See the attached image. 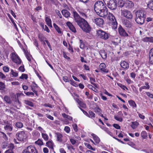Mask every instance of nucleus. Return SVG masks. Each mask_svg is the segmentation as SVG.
Returning <instances> with one entry per match:
<instances>
[{
	"mask_svg": "<svg viewBox=\"0 0 153 153\" xmlns=\"http://www.w3.org/2000/svg\"><path fill=\"white\" fill-rule=\"evenodd\" d=\"M67 147L68 150L70 151H71L72 150H74L75 149L74 148L73 146H72L71 145L68 144L67 146Z\"/></svg>",
	"mask_w": 153,
	"mask_h": 153,
	"instance_id": "8fccbe9b",
	"label": "nucleus"
},
{
	"mask_svg": "<svg viewBox=\"0 0 153 153\" xmlns=\"http://www.w3.org/2000/svg\"><path fill=\"white\" fill-rule=\"evenodd\" d=\"M11 74L13 75V76L16 77L18 75V73L14 71L13 70H12L11 72Z\"/></svg>",
	"mask_w": 153,
	"mask_h": 153,
	"instance_id": "864d4df0",
	"label": "nucleus"
},
{
	"mask_svg": "<svg viewBox=\"0 0 153 153\" xmlns=\"http://www.w3.org/2000/svg\"><path fill=\"white\" fill-rule=\"evenodd\" d=\"M88 87L89 89H92V90L95 92H96L97 91V89L91 85H88Z\"/></svg>",
	"mask_w": 153,
	"mask_h": 153,
	"instance_id": "c03bdc74",
	"label": "nucleus"
},
{
	"mask_svg": "<svg viewBox=\"0 0 153 153\" xmlns=\"http://www.w3.org/2000/svg\"><path fill=\"white\" fill-rule=\"evenodd\" d=\"M94 9L97 15L101 17H105L108 14L106 5L102 1L96 2L94 5Z\"/></svg>",
	"mask_w": 153,
	"mask_h": 153,
	"instance_id": "f03ea898",
	"label": "nucleus"
},
{
	"mask_svg": "<svg viewBox=\"0 0 153 153\" xmlns=\"http://www.w3.org/2000/svg\"><path fill=\"white\" fill-rule=\"evenodd\" d=\"M53 26L58 33L61 34L62 33V32L61 31L60 28L55 23L53 24Z\"/></svg>",
	"mask_w": 153,
	"mask_h": 153,
	"instance_id": "c85d7f7f",
	"label": "nucleus"
},
{
	"mask_svg": "<svg viewBox=\"0 0 153 153\" xmlns=\"http://www.w3.org/2000/svg\"><path fill=\"white\" fill-rule=\"evenodd\" d=\"M16 137L19 141H24L27 137V136L24 131H20L17 132L16 135Z\"/></svg>",
	"mask_w": 153,
	"mask_h": 153,
	"instance_id": "1a4fd4ad",
	"label": "nucleus"
},
{
	"mask_svg": "<svg viewBox=\"0 0 153 153\" xmlns=\"http://www.w3.org/2000/svg\"><path fill=\"white\" fill-rule=\"evenodd\" d=\"M61 12L62 15L65 17L68 18L70 14L67 10L63 9L62 11Z\"/></svg>",
	"mask_w": 153,
	"mask_h": 153,
	"instance_id": "5701e85b",
	"label": "nucleus"
},
{
	"mask_svg": "<svg viewBox=\"0 0 153 153\" xmlns=\"http://www.w3.org/2000/svg\"><path fill=\"white\" fill-rule=\"evenodd\" d=\"M97 36L104 40H107L109 38V35L106 32L101 30H97Z\"/></svg>",
	"mask_w": 153,
	"mask_h": 153,
	"instance_id": "39448f33",
	"label": "nucleus"
},
{
	"mask_svg": "<svg viewBox=\"0 0 153 153\" xmlns=\"http://www.w3.org/2000/svg\"><path fill=\"white\" fill-rule=\"evenodd\" d=\"M100 53L101 57L103 59H105L107 57L106 53L103 50H101L100 52Z\"/></svg>",
	"mask_w": 153,
	"mask_h": 153,
	"instance_id": "b1692460",
	"label": "nucleus"
},
{
	"mask_svg": "<svg viewBox=\"0 0 153 153\" xmlns=\"http://www.w3.org/2000/svg\"><path fill=\"white\" fill-rule=\"evenodd\" d=\"M16 125L17 127L19 128H21L23 126V123L20 122H18L16 123Z\"/></svg>",
	"mask_w": 153,
	"mask_h": 153,
	"instance_id": "a19ab883",
	"label": "nucleus"
},
{
	"mask_svg": "<svg viewBox=\"0 0 153 153\" xmlns=\"http://www.w3.org/2000/svg\"><path fill=\"white\" fill-rule=\"evenodd\" d=\"M118 30L120 36L124 37L128 36V34L121 26L118 27Z\"/></svg>",
	"mask_w": 153,
	"mask_h": 153,
	"instance_id": "f8f14e48",
	"label": "nucleus"
},
{
	"mask_svg": "<svg viewBox=\"0 0 153 153\" xmlns=\"http://www.w3.org/2000/svg\"><path fill=\"white\" fill-rule=\"evenodd\" d=\"M28 78V76L27 74H22V76L20 77V78L21 79H27Z\"/></svg>",
	"mask_w": 153,
	"mask_h": 153,
	"instance_id": "de8ad7c7",
	"label": "nucleus"
},
{
	"mask_svg": "<svg viewBox=\"0 0 153 153\" xmlns=\"http://www.w3.org/2000/svg\"><path fill=\"white\" fill-rule=\"evenodd\" d=\"M105 68V63H101L100 64L99 66V68L100 71L102 72L105 73H108V71Z\"/></svg>",
	"mask_w": 153,
	"mask_h": 153,
	"instance_id": "f3484780",
	"label": "nucleus"
},
{
	"mask_svg": "<svg viewBox=\"0 0 153 153\" xmlns=\"http://www.w3.org/2000/svg\"><path fill=\"white\" fill-rule=\"evenodd\" d=\"M146 12L143 10H137L135 12V21L138 24L142 25L144 22Z\"/></svg>",
	"mask_w": 153,
	"mask_h": 153,
	"instance_id": "7ed1b4c3",
	"label": "nucleus"
},
{
	"mask_svg": "<svg viewBox=\"0 0 153 153\" xmlns=\"http://www.w3.org/2000/svg\"><path fill=\"white\" fill-rule=\"evenodd\" d=\"M134 5V4L131 1L127 0L125 2L124 6L126 8L130 9L133 7Z\"/></svg>",
	"mask_w": 153,
	"mask_h": 153,
	"instance_id": "ddd939ff",
	"label": "nucleus"
},
{
	"mask_svg": "<svg viewBox=\"0 0 153 153\" xmlns=\"http://www.w3.org/2000/svg\"><path fill=\"white\" fill-rule=\"evenodd\" d=\"M79 42L80 44L79 46L80 48L82 49H84L85 48V45L84 44L82 40L81 39H80Z\"/></svg>",
	"mask_w": 153,
	"mask_h": 153,
	"instance_id": "79ce46f5",
	"label": "nucleus"
},
{
	"mask_svg": "<svg viewBox=\"0 0 153 153\" xmlns=\"http://www.w3.org/2000/svg\"><path fill=\"white\" fill-rule=\"evenodd\" d=\"M138 124V123L137 122H132L131 126L133 129H135L137 127Z\"/></svg>",
	"mask_w": 153,
	"mask_h": 153,
	"instance_id": "4c0bfd02",
	"label": "nucleus"
},
{
	"mask_svg": "<svg viewBox=\"0 0 153 153\" xmlns=\"http://www.w3.org/2000/svg\"><path fill=\"white\" fill-rule=\"evenodd\" d=\"M24 93L27 96H29L30 95H32V96H34V93L33 92H24Z\"/></svg>",
	"mask_w": 153,
	"mask_h": 153,
	"instance_id": "bf43d9fd",
	"label": "nucleus"
},
{
	"mask_svg": "<svg viewBox=\"0 0 153 153\" xmlns=\"http://www.w3.org/2000/svg\"><path fill=\"white\" fill-rule=\"evenodd\" d=\"M146 94L150 98H153V94L149 92H146Z\"/></svg>",
	"mask_w": 153,
	"mask_h": 153,
	"instance_id": "5fc2aeb1",
	"label": "nucleus"
},
{
	"mask_svg": "<svg viewBox=\"0 0 153 153\" xmlns=\"http://www.w3.org/2000/svg\"><path fill=\"white\" fill-rule=\"evenodd\" d=\"M145 85L146 86H142V88L143 89H149L150 88V86L149 85L148 83H146Z\"/></svg>",
	"mask_w": 153,
	"mask_h": 153,
	"instance_id": "3c124183",
	"label": "nucleus"
},
{
	"mask_svg": "<svg viewBox=\"0 0 153 153\" xmlns=\"http://www.w3.org/2000/svg\"><path fill=\"white\" fill-rule=\"evenodd\" d=\"M45 22L50 27H52L51 24V20L49 17H46L45 18Z\"/></svg>",
	"mask_w": 153,
	"mask_h": 153,
	"instance_id": "393cba45",
	"label": "nucleus"
},
{
	"mask_svg": "<svg viewBox=\"0 0 153 153\" xmlns=\"http://www.w3.org/2000/svg\"><path fill=\"white\" fill-rule=\"evenodd\" d=\"M149 58L150 63L153 64V48L151 49L149 51Z\"/></svg>",
	"mask_w": 153,
	"mask_h": 153,
	"instance_id": "a211bd4d",
	"label": "nucleus"
},
{
	"mask_svg": "<svg viewBox=\"0 0 153 153\" xmlns=\"http://www.w3.org/2000/svg\"><path fill=\"white\" fill-rule=\"evenodd\" d=\"M15 104L20 106V102L19 99L18 98H16L15 99Z\"/></svg>",
	"mask_w": 153,
	"mask_h": 153,
	"instance_id": "0e129e2a",
	"label": "nucleus"
},
{
	"mask_svg": "<svg viewBox=\"0 0 153 153\" xmlns=\"http://www.w3.org/2000/svg\"><path fill=\"white\" fill-rule=\"evenodd\" d=\"M35 143L39 146H42L43 144V141L40 139H38L37 141H35Z\"/></svg>",
	"mask_w": 153,
	"mask_h": 153,
	"instance_id": "e433bc0d",
	"label": "nucleus"
},
{
	"mask_svg": "<svg viewBox=\"0 0 153 153\" xmlns=\"http://www.w3.org/2000/svg\"><path fill=\"white\" fill-rule=\"evenodd\" d=\"M64 130L67 133H68L70 131V128L69 127L66 126L65 127Z\"/></svg>",
	"mask_w": 153,
	"mask_h": 153,
	"instance_id": "e2e57ef3",
	"label": "nucleus"
},
{
	"mask_svg": "<svg viewBox=\"0 0 153 153\" xmlns=\"http://www.w3.org/2000/svg\"><path fill=\"white\" fill-rule=\"evenodd\" d=\"M78 103L79 106L83 108H85L86 107V105L83 102L79 101Z\"/></svg>",
	"mask_w": 153,
	"mask_h": 153,
	"instance_id": "37998d69",
	"label": "nucleus"
},
{
	"mask_svg": "<svg viewBox=\"0 0 153 153\" xmlns=\"http://www.w3.org/2000/svg\"><path fill=\"white\" fill-rule=\"evenodd\" d=\"M55 137H56L57 141L59 143H61L62 141V135L59 133H55Z\"/></svg>",
	"mask_w": 153,
	"mask_h": 153,
	"instance_id": "4468645a",
	"label": "nucleus"
},
{
	"mask_svg": "<svg viewBox=\"0 0 153 153\" xmlns=\"http://www.w3.org/2000/svg\"><path fill=\"white\" fill-rule=\"evenodd\" d=\"M85 146L89 149H91L93 151H95V149L94 148L92 147V146L89 143H85Z\"/></svg>",
	"mask_w": 153,
	"mask_h": 153,
	"instance_id": "58836bf2",
	"label": "nucleus"
},
{
	"mask_svg": "<svg viewBox=\"0 0 153 153\" xmlns=\"http://www.w3.org/2000/svg\"><path fill=\"white\" fill-rule=\"evenodd\" d=\"M127 144L129 146H131L132 147L134 148L135 146V144L131 142H129Z\"/></svg>",
	"mask_w": 153,
	"mask_h": 153,
	"instance_id": "052dcab7",
	"label": "nucleus"
},
{
	"mask_svg": "<svg viewBox=\"0 0 153 153\" xmlns=\"http://www.w3.org/2000/svg\"><path fill=\"white\" fill-rule=\"evenodd\" d=\"M120 65L124 69H128L129 67L128 63L124 61L120 62Z\"/></svg>",
	"mask_w": 153,
	"mask_h": 153,
	"instance_id": "dca6fc26",
	"label": "nucleus"
},
{
	"mask_svg": "<svg viewBox=\"0 0 153 153\" xmlns=\"http://www.w3.org/2000/svg\"><path fill=\"white\" fill-rule=\"evenodd\" d=\"M4 101L7 103L10 104L11 103V100L9 97L7 96H5L4 97Z\"/></svg>",
	"mask_w": 153,
	"mask_h": 153,
	"instance_id": "72a5a7b5",
	"label": "nucleus"
},
{
	"mask_svg": "<svg viewBox=\"0 0 153 153\" xmlns=\"http://www.w3.org/2000/svg\"><path fill=\"white\" fill-rule=\"evenodd\" d=\"M5 88V85L3 83L0 82V90H3Z\"/></svg>",
	"mask_w": 153,
	"mask_h": 153,
	"instance_id": "603ef678",
	"label": "nucleus"
},
{
	"mask_svg": "<svg viewBox=\"0 0 153 153\" xmlns=\"http://www.w3.org/2000/svg\"><path fill=\"white\" fill-rule=\"evenodd\" d=\"M115 2L116 3L117 5H118V6L123 7L124 6L125 2L123 0H115Z\"/></svg>",
	"mask_w": 153,
	"mask_h": 153,
	"instance_id": "4be33fe9",
	"label": "nucleus"
},
{
	"mask_svg": "<svg viewBox=\"0 0 153 153\" xmlns=\"http://www.w3.org/2000/svg\"><path fill=\"white\" fill-rule=\"evenodd\" d=\"M62 116L64 118H67L69 120H72L73 118L72 117L64 113L62 114Z\"/></svg>",
	"mask_w": 153,
	"mask_h": 153,
	"instance_id": "2f4dec72",
	"label": "nucleus"
},
{
	"mask_svg": "<svg viewBox=\"0 0 153 153\" xmlns=\"http://www.w3.org/2000/svg\"><path fill=\"white\" fill-rule=\"evenodd\" d=\"M1 136L5 140L8 139L6 135L3 132H1Z\"/></svg>",
	"mask_w": 153,
	"mask_h": 153,
	"instance_id": "49530a36",
	"label": "nucleus"
},
{
	"mask_svg": "<svg viewBox=\"0 0 153 153\" xmlns=\"http://www.w3.org/2000/svg\"><path fill=\"white\" fill-rule=\"evenodd\" d=\"M24 103L26 105L30 106L31 107H33L34 105L33 103L32 102L28 100H24Z\"/></svg>",
	"mask_w": 153,
	"mask_h": 153,
	"instance_id": "cd10ccee",
	"label": "nucleus"
},
{
	"mask_svg": "<svg viewBox=\"0 0 153 153\" xmlns=\"http://www.w3.org/2000/svg\"><path fill=\"white\" fill-rule=\"evenodd\" d=\"M89 115L88 116L89 117H95V114L92 111H89L88 112Z\"/></svg>",
	"mask_w": 153,
	"mask_h": 153,
	"instance_id": "ea45409f",
	"label": "nucleus"
},
{
	"mask_svg": "<svg viewBox=\"0 0 153 153\" xmlns=\"http://www.w3.org/2000/svg\"><path fill=\"white\" fill-rule=\"evenodd\" d=\"M31 86L35 88L39 87L34 82H32Z\"/></svg>",
	"mask_w": 153,
	"mask_h": 153,
	"instance_id": "774afa93",
	"label": "nucleus"
},
{
	"mask_svg": "<svg viewBox=\"0 0 153 153\" xmlns=\"http://www.w3.org/2000/svg\"><path fill=\"white\" fill-rule=\"evenodd\" d=\"M67 25L68 27L74 33H76V30L75 28L73 25L70 22H67Z\"/></svg>",
	"mask_w": 153,
	"mask_h": 153,
	"instance_id": "aec40b11",
	"label": "nucleus"
},
{
	"mask_svg": "<svg viewBox=\"0 0 153 153\" xmlns=\"http://www.w3.org/2000/svg\"><path fill=\"white\" fill-rule=\"evenodd\" d=\"M123 23L124 26L128 28H130L132 26V24L131 22L126 19H124L123 21Z\"/></svg>",
	"mask_w": 153,
	"mask_h": 153,
	"instance_id": "2eb2a0df",
	"label": "nucleus"
},
{
	"mask_svg": "<svg viewBox=\"0 0 153 153\" xmlns=\"http://www.w3.org/2000/svg\"><path fill=\"white\" fill-rule=\"evenodd\" d=\"M143 40L145 42H153V37H146L144 38L143 39Z\"/></svg>",
	"mask_w": 153,
	"mask_h": 153,
	"instance_id": "bb28decb",
	"label": "nucleus"
},
{
	"mask_svg": "<svg viewBox=\"0 0 153 153\" xmlns=\"http://www.w3.org/2000/svg\"><path fill=\"white\" fill-rule=\"evenodd\" d=\"M93 22L100 27H102L104 24L103 19L100 18H96L93 21Z\"/></svg>",
	"mask_w": 153,
	"mask_h": 153,
	"instance_id": "9b49d317",
	"label": "nucleus"
},
{
	"mask_svg": "<svg viewBox=\"0 0 153 153\" xmlns=\"http://www.w3.org/2000/svg\"><path fill=\"white\" fill-rule=\"evenodd\" d=\"M91 135L93 137L94 140L95 142L97 143H99L100 141V139L99 137L94 134H92Z\"/></svg>",
	"mask_w": 153,
	"mask_h": 153,
	"instance_id": "a878e982",
	"label": "nucleus"
},
{
	"mask_svg": "<svg viewBox=\"0 0 153 153\" xmlns=\"http://www.w3.org/2000/svg\"><path fill=\"white\" fill-rule=\"evenodd\" d=\"M22 153H38L34 146L31 145L27 147L22 151Z\"/></svg>",
	"mask_w": 153,
	"mask_h": 153,
	"instance_id": "423d86ee",
	"label": "nucleus"
},
{
	"mask_svg": "<svg viewBox=\"0 0 153 153\" xmlns=\"http://www.w3.org/2000/svg\"><path fill=\"white\" fill-rule=\"evenodd\" d=\"M13 127L12 125L8 124V125H6L4 127V129L7 132H10L13 130Z\"/></svg>",
	"mask_w": 153,
	"mask_h": 153,
	"instance_id": "6ab92c4d",
	"label": "nucleus"
},
{
	"mask_svg": "<svg viewBox=\"0 0 153 153\" xmlns=\"http://www.w3.org/2000/svg\"><path fill=\"white\" fill-rule=\"evenodd\" d=\"M108 15V18L110 20L109 22V25L112 27L113 29H116L117 27V23L115 17L113 14L110 13H109Z\"/></svg>",
	"mask_w": 153,
	"mask_h": 153,
	"instance_id": "20e7f679",
	"label": "nucleus"
},
{
	"mask_svg": "<svg viewBox=\"0 0 153 153\" xmlns=\"http://www.w3.org/2000/svg\"><path fill=\"white\" fill-rule=\"evenodd\" d=\"M114 118L116 120L120 122H122L123 121L122 118L117 116L115 115L114 116Z\"/></svg>",
	"mask_w": 153,
	"mask_h": 153,
	"instance_id": "a18cd8bd",
	"label": "nucleus"
},
{
	"mask_svg": "<svg viewBox=\"0 0 153 153\" xmlns=\"http://www.w3.org/2000/svg\"><path fill=\"white\" fill-rule=\"evenodd\" d=\"M104 130L110 136H112V133L108 130V129L107 128H105V129Z\"/></svg>",
	"mask_w": 153,
	"mask_h": 153,
	"instance_id": "13d9d810",
	"label": "nucleus"
},
{
	"mask_svg": "<svg viewBox=\"0 0 153 153\" xmlns=\"http://www.w3.org/2000/svg\"><path fill=\"white\" fill-rule=\"evenodd\" d=\"M141 136L143 139H145L147 137V133L146 131H143L141 133Z\"/></svg>",
	"mask_w": 153,
	"mask_h": 153,
	"instance_id": "7c9ffc66",
	"label": "nucleus"
},
{
	"mask_svg": "<svg viewBox=\"0 0 153 153\" xmlns=\"http://www.w3.org/2000/svg\"><path fill=\"white\" fill-rule=\"evenodd\" d=\"M73 16L75 22L83 31L86 33L90 31L91 28L87 22L83 18H81L76 12H73Z\"/></svg>",
	"mask_w": 153,
	"mask_h": 153,
	"instance_id": "f257e3e1",
	"label": "nucleus"
},
{
	"mask_svg": "<svg viewBox=\"0 0 153 153\" xmlns=\"http://www.w3.org/2000/svg\"><path fill=\"white\" fill-rule=\"evenodd\" d=\"M43 151L44 153H48L49 152L48 149L46 147L44 148L43 149Z\"/></svg>",
	"mask_w": 153,
	"mask_h": 153,
	"instance_id": "338daca9",
	"label": "nucleus"
},
{
	"mask_svg": "<svg viewBox=\"0 0 153 153\" xmlns=\"http://www.w3.org/2000/svg\"><path fill=\"white\" fill-rule=\"evenodd\" d=\"M121 15L122 16L128 19H131L133 17L131 13L126 10H121Z\"/></svg>",
	"mask_w": 153,
	"mask_h": 153,
	"instance_id": "6e6552de",
	"label": "nucleus"
},
{
	"mask_svg": "<svg viewBox=\"0 0 153 153\" xmlns=\"http://www.w3.org/2000/svg\"><path fill=\"white\" fill-rule=\"evenodd\" d=\"M38 36L41 42L44 41L45 39H46V38L42 34H39Z\"/></svg>",
	"mask_w": 153,
	"mask_h": 153,
	"instance_id": "473e14b6",
	"label": "nucleus"
},
{
	"mask_svg": "<svg viewBox=\"0 0 153 153\" xmlns=\"http://www.w3.org/2000/svg\"><path fill=\"white\" fill-rule=\"evenodd\" d=\"M10 56H11V59L13 62L18 65H19L22 62L21 60L16 53H12L10 55Z\"/></svg>",
	"mask_w": 153,
	"mask_h": 153,
	"instance_id": "0eeeda50",
	"label": "nucleus"
},
{
	"mask_svg": "<svg viewBox=\"0 0 153 153\" xmlns=\"http://www.w3.org/2000/svg\"><path fill=\"white\" fill-rule=\"evenodd\" d=\"M128 102L130 106L133 108H136L137 105L134 101L132 100H130L128 101Z\"/></svg>",
	"mask_w": 153,
	"mask_h": 153,
	"instance_id": "c756f323",
	"label": "nucleus"
},
{
	"mask_svg": "<svg viewBox=\"0 0 153 153\" xmlns=\"http://www.w3.org/2000/svg\"><path fill=\"white\" fill-rule=\"evenodd\" d=\"M115 1V0H110L109 2L107 3L108 7L112 10L115 9L117 5Z\"/></svg>",
	"mask_w": 153,
	"mask_h": 153,
	"instance_id": "9d476101",
	"label": "nucleus"
},
{
	"mask_svg": "<svg viewBox=\"0 0 153 153\" xmlns=\"http://www.w3.org/2000/svg\"><path fill=\"white\" fill-rule=\"evenodd\" d=\"M3 70L5 72H8L9 71V68L7 66H4L3 68Z\"/></svg>",
	"mask_w": 153,
	"mask_h": 153,
	"instance_id": "6e6d98bb",
	"label": "nucleus"
},
{
	"mask_svg": "<svg viewBox=\"0 0 153 153\" xmlns=\"http://www.w3.org/2000/svg\"><path fill=\"white\" fill-rule=\"evenodd\" d=\"M42 137L45 141H47L48 139V136L47 134L43 133H42Z\"/></svg>",
	"mask_w": 153,
	"mask_h": 153,
	"instance_id": "c9c22d12",
	"label": "nucleus"
},
{
	"mask_svg": "<svg viewBox=\"0 0 153 153\" xmlns=\"http://www.w3.org/2000/svg\"><path fill=\"white\" fill-rule=\"evenodd\" d=\"M54 143L52 140H49L47 142L46 146L52 150L53 149Z\"/></svg>",
	"mask_w": 153,
	"mask_h": 153,
	"instance_id": "412c9836",
	"label": "nucleus"
},
{
	"mask_svg": "<svg viewBox=\"0 0 153 153\" xmlns=\"http://www.w3.org/2000/svg\"><path fill=\"white\" fill-rule=\"evenodd\" d=\"M5 77V76L3 73L0 72V78L4 79Z\"/></svg>",
	"mask_w": 153,
	"mask_h": 153,
	"instance_id": "69168bd1",
	"label": "nucleus"
},
{
	"mask_svg": "<svg viewBox=\"0 0 153 153\" xmlns=\"http://www.w3.org/2000/svg\"><path fill=\"white\" fill-rule=\"evenodd\" d=\"M113 126L114 128L117 129H120V127L119 125L117 124H113Z\"/></svg>",
	"mask_w": 153,
	"mask_h": 153,
	"instance_id": "680f3d73",
	"label": "nucleus"
},
{
	"mask_svg": "<svg viewBox=\"0 0 153 153\" xmlns=\"http://www.w3.org/2000/svg\"><path fill=\"white\" fill-rule=\"evenodd\" d=\"M118 85L122 89H123V90H125V89L126 88L127 90H128V88H127L126 86L124 85H123L122 84H119Z\"/></svg>",
	"mask_w": 153,
	"mask_h": 153,
	"instance_id": "4d7b16f0",
	"label": "nucleus"
},
{
	"mask_svg": "<svg viewBox=\"0 0 153 153\" xmlns=\"http://www.w3.org/2000/svg\"><path fill=\"white\" fill-rule=\"evenodd\" d=\"M94 111L95 112H101V109L98 106L95 108L94 109Z\"/></svg>",
	"mask_w": 153,
	"mask_h": 153,
	"instance_id": "09e8293b",
	"label": "nucleus"
},
{
	"mask_svg": "<svg viewBox=\"0 0 153 153\" xmlns=\"http://www.w3.org/2000/svg\"><path fill=\"white\" fill-rule=\"evenodd\" d=\"M147 6L149 8L153 10V1H150Z\"/></svg>",
	"mask_w": 153,
	"mask_h": 153,
	"instance_id": "f704fd0d",
	"label": "nucleus"
}]
</instances>
